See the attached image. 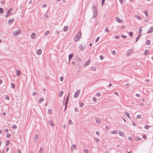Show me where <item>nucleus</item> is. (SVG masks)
<instances>
[{"label": "nucleus", "instance_id": "nucleus-1", "mask_svg": "<svg viewBox=\"0 0 153 153\" xmlns=\"http://www.w3.org/2000/svg\"><path fill=\"white\" fill-rule=\"evenodd\" d=\"M81 35V31L77 33L74 38V40L75 42H77L79 40V39Z\"/></svg>", "mask_w": 153, "mask_h": 153}, {"label": "nucleus", "instance_id": "nucleus-2", "mask_svg": "<svg viewBox=\"0 0 153 153\" xmlns=\"http://www.w3.org/2000/svg\"><path fill=\"white\" fill-rule=\"evenodd\" d=\"M92 7L93 9V12L94 14L93 15L92 18H95L96 17L97 13V7L96 6L94 5Z\"/></svg>", "mask_w": 153, "mask_h": 153}, {"label": "nucleus", "instance_id": "nucleus-3", "mask_svg": "<svg viewBox=\"0 0 153 153\" xmlns=\"http://www.w3.org/2000/svg\"><path fill=\"white\" fill-rule=\"evenodd\" d=\"M80 92V89L78 90L75 93L74 97L77 98L79 96Z\"/></svg>", "mask_w": 153, "mask_h": 153}, {"label": "nucleus", "instance_id": "nucleus-4", "mask_svg": "<svg viewBox=\"0 0 153 153\" xmlns=\"http://www.w3.org/2000/svg\"><path fill=\"white\" fill-rule=\"evenodd\" d=\"M21 31L20 30H18L16 31H14L13 32V34L15 36H16L17 34H20L21 33Z\"/></svg>", "mask_w": 153, "mask_h": 153}, {"label": "nucleus", "instance_id": "nucleus-5", "mask_svg": "<svg viewBox=\"0 0 153 153\" xmlns=\"http://www.w3.org/2000/svg\"><path fill=\"white\" fill-rule=\"evenodd\" d=\"M14 20L13 18L10 19L7 22V24L9 25H11L13 22Z\"/></svg>", "mask_w": 153, "mask_h": 153}, {"label": "nucleus", "instance_id": "nucleus-6", "mask_svg": "<svg viewBox=\"0 0 153 153\" xmlns=\"http://www.w3.org/2000/svg\"><path fill=\"white\" fill-rule=\"evenodd\" d=\"M132 49L129 50L126 53V55L127 56H128L130 55L132 53Z\"/></svg>", "mask_w": 153, "mask_h": 153}, {"label": "nucleus", "instance_id": "nucleus-7", "mask_svg": "<svg viewBox=\"0 0 153 153\" xmlns=\"http://www.w3.org/2000/svg\"><path fill=\"white\" fill-rule=\"evenodd\" d=\"M153 31V27H151L148 30L147 32V33H151Z\"/></svg>", "mask_w": 153, "mask_h": 153}, {"label": "nucleus", "instance_id": "nucleus-8", "mask_svg": "<svg viewBox=\"0 0 153 153\" xmlns=\"http://www.w3.org/2000/svg\"><path fill=\"white\" fill-rule=\"evenodd\" d=\"M116 20L120 23H122L123 22V21L118 17L116 18Z\"/></svg>", "mask_w": 153, "mask_h": 153}, {"label": "nucleus", "instance_id": "nucleus-9", "mask_svg": "<svg viewBox=\"0 0 153 153\" xmlns=\"http://www.w3.org/2000/svg\"><path fill=\"white\" fill-rule=\"evenodd\" d=\"M82 45V44H81L79 46V48L80 49V50L81 51H83V50H84L85 49V47H84V46L83 47Z\"/></svg>", "mask_w": 153, "mask_h": 153}, {"label": "nucleus", "instance_id": "nucleus-10", "mask_svg": "<svg viewBox=\"0 0 153 153\" xmlns=\"http://www.w3.org/2000/svg\"><path fill=\"white\" fill-rule=\"evenodd\" d=\"M36 53L37 54L40 55L42 53V50L41 49H39L37 51Z\"/></svg>", "mask_w": 153, "mask_h": 153}, {"label": "nucleus", "instance_id": "nucleus-11", "mask_svg": "<svg viewBox=\"0 0 153 153\" xmlns=\"http://www.w3.org/2000/svg\"><path fill=\"white\" fill-rule=\"evenodd\" d=\"M76 145H73L71 146V151L75 149L76 148Z\"/></svg>", "mask_w": 153, "mask_h": 153}, {"label": "nucleus", "instance_id": "nucleus-12", "mask_svg": "<svg viewBox=\"0 0 153 153\" xmlns=\"http://www.w3.org/2000/svg\"><path fill=\"white\" fill-rule=\"evenodd\" d=\"M90 59L88 60L85 64L84 66L85 67L89 64L90 63Z\"/></svg>", "mask_w": 153, "mask_h": 153}, {"label": "nucleus", "instance_id": "nucleus-13", "mask_svg": "<svg viewBox=\"0 0 153 153\" xmlns=\"http://www.w3.org/2000/svg\"><path fill=\"white\" fill-rule=\"evenodd\" d=\"M44 99L43 97H41L38 101V103L39 104H41V102L44 101Z\"/></svg>", "mask_w": 153, "mask_h": 153}, {"label": "nucleus", "instance_id": "nucleus-14", "mask_svg": "<svg viewBox=\"0 0 153 153\" xmlns=\"http://www.w3.org/2000/svg\"><path fill=\"white\" fill-rule=\"evenodd\" d=\"M36 34L35 33H32L31 35V38L32 39H34L36 37Z\"/></svg>", "mask_w": 153, "mask_h": 153}, {"label": "nucleus", "instance_id": "nucleus-15", "mask_svg": "<svg viewBox=\"0 0 153 153\" xmlns=\"http://www.w3.org/2000/svg\"><path fill=\"white\" fill-rule=\"evenodd\" d=\"M74 55V54L73 53H71L69 55L68 58L69 59V62L70 61L71 59L73 57Z\"/></svg>", "mask_w": 153, "mask_h": 153}, {"label": "nucleus", "instance_id": "nucleus-16", "mask_svg": "<svg viewBox=\"0 0 153 153\" xmlns=\"http://www.w3.org/2000/svg\"><path fill=\"white\" fill-rule=\"evenodd\" d=\"M125 114H126V115L130 119H131V118L129 116V113L127 111H125Z\"/></svg>", "mask_w": 153, "mask_h": 153}, {"label": "nucleus", "instance_id": "nucleus-17", "mask_svg": "<svg viewBox=\"0 0 153 153\" xmlns=\"http://www.w3.org/2000/svg\"><path fill=\"white\" fill-rule=\"evenodd\" d=\"M16 74L18 76L20 75L21 74V72L20 71L18 70H16Z\"/></svg>", "mask_w": 153, "mask_h": 153}, {"label": "nucleus", "instance_id": "nucleus-18", "mask_svg": "<svg viewBox=\"0 0 153 153\" xmlns=\"http://www.w3.org/2000/svg\"><path fill=\"white\" fill-rule=\"evenodd\" d=\"M50 33V31L49 30H47L44 33V35L45 36H47Z\"/></svg>", "mask_w": 153, "mask_h": 153}, {"label": "nucleus", "instance_id": "nucleus-19", "mask_svg": "<svg viewBox=\"0 0 153 153\" xmlns=\"http://www.w3.org/2000/svg\"><path fill=\"white\" fill-rule=\"evenodd\" d=\"M68 26H65L63 28V30L64 31H66L68 30Z\"/></svg>", "mask_w": 153, "mask_h": 153}, {"label": "nucleus", "instance_id": "nucleus-20", "mask_svg": "<svg viewBox=\"0 0 153 153\" xmlns=\"http://www.w3.org/2000/svg\"><path fill=\"white\" fill-rule=\"evenodd\" d=\"M141 36V34H138V36L137 37V38H136V40L135 41L136 42H137V41H138L139 39H140V37Z\"/></svg>", "mask_w": 153, "mask_h": 153}, {"label": "nucleus", "instance_id": "nucleus-21", "mask_svg": "<svg viewBox=\"0 0 153 153\" xmlns=\"http://www.w3.org/2000/svg\"><path fill=\"white\" fill-rule=\"evenodd\" d=\"M149 53V51L148 49H146L145 50L144 54L145 55H147Z\"/></svg>", "mask_w": 153, "mask_h": 153}, {"label": "nucleus", "instance_id": "nucleus-22", "mask_svg": "<svg viewBox=\"0 0 153 153\" xmlns=\"http://www.w3.org/2000/svg\"><path fill=\"white\" fill-rule=\"evenodd\" d=\"M96 121L98 124H100V121L98 118H96Z\"/></svg>", "mask_w": 153, "mask_h": 153}, {"label": "nucleus", "instance_id": "nucleus-23", "mask_svg": "<svg viewBox=\"0 0 153 153\" xmlns=\"http://www.w3.org/2000/svg\"><path fill=\"white\" fill-rule=\"evenodd\" d=\"M48 114H51L52 113V110L51 109H48Z\"/></svg>", "mask_w": 153, "mask_h": 153}, {"label": "nucleus", "instance_id": "nucleus-24", "mask_svg": "<svg viewBox=\"0 0 153 153\" xmlns=\"http://www.w3.org/2000/svg\"><path fill=\"white\" fill-rule=\"evenodd\" d=\"M146 42L147 45H149L150 44V41L149 39H148L147 40Z\"/></svg>", "mask_w": 153, "mask_h": 153}, {"label": "nucleus", "instance_id": "nucleus-25", "mask_svg": "<svg viewBox=\"0 0 153 153\" xmlns=\"http://www.w3.org/2000/svg\"><path fill=\"white\" fill-rule=\"evenodd\" d=\"M142 31V29L141 28H140L139 29L138 31V34H141Z\"/></svg>", "mask_w": 153, "mask_h": 153}, {"label": "nucleus", "instance_id": "nucleus-26", "mask_svg": "<svg viewBox=\"0 0 153 153\" xmlns=\"http://www.w3.org/2000/svg\"><path fill=\"white\" fill-rule=\"evenodd\" d=\"M11 10H12V9L9 10H8V11H7V13L6 17H7L9 15H10L9 13V11H10Z\"/></svg>", "mask_w": 153, "mask_h": 153}, {"label": "nucleus", "instance_id": "nucleus-27", "mask_svg": "<svg viewBox=\"0 0 153 153\" xmlns=\"http://www.w3.org/2000/svg\"><path fill=\"white\" fill-rule=\"evenodd\" d=\"M68 101V100H66L65 102V106L66 108H67V107Z\"/></svg>", "mask_w": 153, "mask_h": 153}, {"label": "nucleus", "instance_id": "nucleus-28", "mask_svg": "<svg viewBox=\"0 0 153 153\" xmlns=\"http://www.w3.org/2000/svg\"><path fill=\"white\" fill-rule=\"evenodd\" d=\"M119 134L120 136H123L124 134V133L121 131H120Z\"/></svg>", "mask_w": 153, "mask_h": 153}, {"label": "nucleus", "instance_id": "nucleus-29", "mask_svg": "<svg viewBox=\"0 0 153 153\" xmlns=\"http://www.w3.org/2000/svg\"><path fill=\"white\" fill-rule=\"evenodd\" d=\"M79 105L80 106L82 107L84 105V104L81 102H79Z\"/></svg>", "mask_w": 153, "mask_h": 153}, {"label": "nucleus", "instance_id": "nucleus-30", "mask_svg": "<svg viewBox=\"0 0 153 153\" xmlns=\"http://www.w3.org/2000/svg\"><path fill=\"white\" fill-rule=\"evenodd\" d=\"M111 133L112 134H116L117 133V131L116 130H115L111 132Z\"/></svg>", "mask_w": 153, "mask_h": 153}, {"label": "nucleus", "instance_id": "nucleus-31", "mask_svg": "<svg viewBox=\"0 0 153 153\" xmlns=\"http://www.w3.org/2000/svg\"><path fill=\"white\" fill-rule=\"evenodd\" d=\"M49 123H50V125L52 126H54V124L53 122L51 121H50Z\"/></svg>", "mask_w": 153, "mask_h": 153}, {"label": "nucleus", "instance_id": "nucleus-32", "mask_svg": "<svg viewBox=\"0 0 153 153\" xmlns=\"http://www.w3.org/2000/svg\"><path fill=\"white\" fill-rule=\"evenodd\" d=\"M129 35L131 37H132L133 36V32H130L129 33Z\"/></svg>", "mask_w": 153, "mask_h": 153}, {"label": "nucleus", "instance_id": "nucleus-33", "mask_svg": "<svg viewBox=\"0 0 153 153\" xmlns=\"http://www.w3.org/2000/svg\"><path fill=\"white\" fill-rule=\"evenodd\" d=\"M10 143V141L7 140L6 142V146H7L9 145Z\"/></svg>", "mask_w": 153, "mask_h": 153}, {"label": "nucleus", "instance_id": "nucleus-34", "mask_svg": "<svg viewBox=\"0 0 153 153\" xmlns=\"http://www.w3.org/2000/svg\"><path fill=\"white\" fill-rule=\"evenodd\" d=\"M4 10L2 8H0V14L2 13L3 12Z\"/></svg>", "mask_w": 153, "mask_h": 153}, {"label": "nucleus", "instance_id": "nucleus-35", "mask_svg": "<svg viewBox=\"0 0 153 153\" xmlns=\"http://www.w3.org/2000/svg\"><path fill=\"white\" fill-rule=\"evenodd\" d=\"M105 31L107 33H108L109 32V30L108 29V27H106L105 29Z\"/></svg>", "mask_w": 153, "mask_h": 153}, {"label": "nucleus", "instance_id": "nucleus-36", "mask_svg": "<svg viewBox=\"0 0 153 153\" xmlns=\"http://www.w3.org/2000/svg\"><path fill=\"white\" fill-rule=\"evenodd\" d=\"M144 13L145 14L146 16L147 17H148L149 15H148L147 11L146 10H145L144 11Z\"/></svg>", "mask_w": 153, "mask_h": 153}, {"label": "nucleus", "instance_id": "nucleus-37", "mask_svg": "<svg viewBox=\"0 0 153 153\" xmlns=\"http://www.w3.org/2000/svg\"><path fill=\"white\" fill-rule=\"evenodd\" d=\"M11 87H12V88H15V85L14 84L11 83Z\"/></svg>", "mask_w": 153, "mask_h": 153}, {"label": "nucleus", "instance_id": "nucleus-38", "mask_svg": "<svg viewBox=\"0 0 153 153\" xmlns=\"http://www.w3.org/2000/svg\"><path fill=\"white\" fill-rule=\"evenodd\" d=\"M43 150V148L42 147H41L39 151V153H41Z\"/></svg>", "mask_w": 153, "mask_h": 153}, {"label": "nucleus", "instance_id": "nucleus-39", "mask_svg": "<svg viewBox=\"0 0 153 153\" xmlns=\"http://www.w3.org/2000/svg\"><path fill=\"white\" fill-rule=\"evenodd\" d=\"M91 70L93 71H95L96 70V68L95 67H92L91 68Z\"/></svg>", "mask_w": 153, "mask_h": 153}, {"label": "nucleus", "instance_id": "nucleus-40", "mask_svg": "<svg viewBox=\"0 0 153 153\" xmlns=\"http://www.w3.org/2000/svg\"><path fill=\"white\" fill-rule=\"evenodd\" d=\"M63 94V91H62L60 92V93L59 94V96L60 97H62V95Z\"/></svg>", "mask_w": 153, "mask_h": 153}, {"label": "nucleus", "instance_id": "nucleus-41", "mask_svg": "<svg viewBox=\"0 0 153 153\" xmlns=\"http://www.w3.org/2000/svg\"><path fill=\"white\" fill-rule=\"evenodd\" d=\"M5 99L7 100H10V97L8 96L7 95L5 97Z\"/></svg>", "mask_w": 153, "mask_h": 153}, {"label": "nucleus", "instance_id": "nucleus-42", "mask_svg": "<svg viewBox=\"0 0 153 153\" xmlns=\"http://www.w3.org/2000/svg\"><path fill=\"white\" fill-rule=\"evenodd\" d=\"M136 140H140L141 139V138H140L138 137H136Z\"/></svg>", "mask_w": 153, "mask_h": 153}, {"label": "nucleus", "instance_id": "nucleus-43", "mask_svg": "<svg viewBox=\"0 0 153 153\" xmlns=\"http://www.w3.org/2000/svg\"><path fill=\"white\" fill-rule=\"evenodd\" d=\"M10 9H12V10H11L9 11V13L10 15L12 14V12L13 10V8H11L9 10H10Z\"/></svg>", "mask_w": 153, "mask_h": 153}, {"label": "nucleus", "instance_id": "nucleus-44", "mask_svg": "<svg viewBox=\"0 0 153 153\" xmlns=\"http://www.w3.org/2000/svg\"><path fill=\"white\" fill-rule=\"evenodd\" d=\"M7 137L8 138H10L11 137V135L9 133L7 134Z\"/></svg>", "mask_w": 153, "mask_h": 153}, {"label": "nucleus", "instance_id": "nucleus-45", "mask_svg": "<svg viewBox=\"0 0 153 153\" xmlns=\"http://www.w3.org/2000/svg\"><path fill=\"white\" fill-rule=\"evenodd\" d=\"M84 151L86 153H89L87 149H84Z\"/></svg>", "mask_w": 153, "mask_h": 153}, {"label": "nucleus", "instance_id": "nucleus-46", "mask_svg": "<svg viewBox=\"0 0 153 153\" xmlns=\"http://www.w3.org/2000/svg\"><path fill=\"white\" fill-rule=\"evenodd\" d=\"M128 139L129 140L131 141H132L133 140V138L131 137H129Z\"/></svg>", "mask_w": 153, "mask_h": 153}, {"label": "nucleus", "instance_id": "nucleus-47", "mask_svg": "<svg viewBox=\"0 0 153 153\" xmlns=\"http://www.w3.org/2000/svg\"><path fill=\"white\" fill-rule=\"evenodd\" d=\"M150 127V126H146L145 127H144V128H145L146 129H148V128H149Z\"/></svg>", "mask_w": 153, "mask_h": 153}, {"label": "nucleus", "instance_id": "nucleus-48", "mask_svg": "<svg viewBox=\"0 0 153 153\" xmlns=\"http://www.w3.org/2000/svg\"><path fill=\"white\" fill-rule=\"evenodd\" d=\"M12 128L13 129H16L17 128V126L15 125H13L12 126Z\"/></svg>", "mask_w": 153, "mask_h": 153}, {"label": "nucleus", "instance_id": "nucleus-49", "mask_svg": "<svg viewBox=\"0 0 153 153\" xmlns=\"http://www.w3.org/2000/svg\"><path fill=\"white\" fill-rule=\"evenodd\" d=\"M95 141L97 142H98L99 141V139L97 138L94 137Z\"/></svg>", "mask_w": 153, "mask_h": 153}, {"label": "nucleus", "instance_id": "nucleus-50", "mask_svg": "<svg viewBox=\"0 0 153 153\" xmlns=\"http://www.w3.org/2000/svg\"><path fill=\"white\" fill-rule=\"evenodd\" d=\"M141 118V116L140 115H138L137 116V119H140Z\"/></svg>", "mask_w": 153, "mask_h": 153}, {"label": "nucleus", "instance_id": "nucleus-51", "mask_svg": "<svg viewBox=\"0 0 153 153\" xmlns=\"http://www.w3.org/2000/svg\"><path fill=\"white\" fill-rule=\"evenodd\" d=\"M114 38L117 39H118L119 38H120V36H119L116 35L115 37Z\"/></svg>", "mask_w": 153, "mask_h": 153}, {"label": "nucleus", "instance_id": "nucleus-52", "mask_svg": "<svg viewBox=\"0 0 153 153\" xmlns=\"http://www.w3.org/2000/svg\"><path fill=\"white\" fill-rule=\"evenodd\" d=\"M60 79L61 81H62L63 80L64 77L63 76H61L60 78Z\"/></svg>", "mask_w": 153, "mask_h": 153}, {"label": "nucleus", "instance_id": "nucleus-53", "mask_svg": "<svg viewBox=\"0 0 153 153\" xmlns=\"http://www.w3.org/2000/svg\"><path fill=\"white\" fill-rule=\"evenodd\" d=\"M99 39H100L99 37H97L96 39L95 40V42H98V41L99 40Z\"/></svg>", "mask_w": 153, "mask_h": 153}, {"label": "nucleus", "instance_id": "nucleus-54", "mask_svg": "<svg viewBox=\"0 0 153 153\" xmlns=\"http://www.w3.org/2000/svg\"><path fill=\"white\" fill-rule=\"evenodd\" d=\"M93 100L94 102H96V98L95 97H93Z\"/></svg>", "mask_w": 153, "mask_h": 153}, {"label": "nucleus", "instance_id": "nucleus-55", "mask_svg": "<svg viewBox=\"0 0 153 153\" xmlns=\"http://www.w3.org/2000/svg\"><path fill=\"white\" fill-rule=\"evenodd\" d=\"M96 95L98 97H100L101 96V94L98 92L97 93Z\"/></svg>", "mask_w": 153, "mask_h": 153}, {"label": "nucleus", "instance_id": "nucleus-56", "mask_svg": "<svg viewBox=\"0 0 153 153\" xmlns=\"http://www.w3.org/2000/svg\"><path fill=\"white\" fill-rule=\"evenodd\" d=\"M35 139H37V140H38V138H39V136L37 134H36V136H35Z\"/></svg>", "mask_w": 153, "mask_h": 153}, {"label": "nucleus", "instance_id": "nucleus-57", "mask_svg": "<svg viewBox=\"0 0 153 153\" xmlns=\"http://www.w3.org/2000/svg\"><path fill=\"white\" fill-rule=\"evenodd\" d=\"M69 124L71 125L72 124V122L71 120H70L69 121Z\"/></svg>", "mask_w": 153, "mask_h": 153}, {"label": "nucleus", "instance_id": "nucleus-58", "mask_svg": "<svg viewBox=\"0 0 153 153\" xmlns=\"http://www.w3.org/2000/svg\"><path fill=\"white\" fill-rule=\"evenodd\" d=\"M137 18L139 19H141V17L139 16H138V15H137Z\"/></svg>", "mask_w": 153, "mask_h": 153}, {"label": "nucleus", "instance_id": "nucleus-59", "mask_svg": "<svg viewBox=\"0 0 153 153\" xmlns=\"http://www.w3.org/2000/svg\"><path fill=\"white\" fill-rule=\"evenodd\" d=\"M1 3L2 4H5V1L4 0H3V1H1Z\"/></svg>", "mask_w": 153, "mask_h": 153}, {"label": "nucleus", "instance_id": "nucleus-60", "mask_svg": "<svg viewBox=\"0 0 153 153\" xmlns=\"http://www.w3.org/2000/svg\"><path fill=\"white\" fill-rule=\"evenodd\" d=\"M119 1L121 4L122 5L123 3V0H119Z\"/></svg>", "mask_w": 153, "mask_h": 153}, {"label": "nucleus", "instance_id": "nucleus-61", "mask_svg": "<svg viewBox=\"0 0 153 153\" xmlns=\"http://www.w3.org/2000/svg\"><path fill=\"white\" fill-rule=\"evenodd\" d=\"M121 36L124 39H126V36H125L123 35H122Z\"/></svg>", "mask_w": 153, "mask_h": 153}, {"label": "nucleus", "instance_id": "nucleus-62", "mask_svg": "<svg viewBox=\"0 0 153 153\" xmlns=\"http://www.w3.org/2000/svg\"><path fill=\"white\" fill-rule=\"evenodd\" d=\"M112 53L113 55H115L116 53V52L114 50L112 52Z\"/></svg>", "mask_w": 153, "mask_h": 153}, {"label": "nucleus", "instance_id": "nucleus-63", "mask_svg": "<svg viewBox=\"0 0 153 153\" xmlns=\"http://www.w3.org/2000/svg\"><path fill=\"white\" fill-rule=\"evenodd\" d=\"M47 5L46 4H44L42 6V8H44L45 7H47Z\"/></svg>", "mask_w": 153, "mask_h": 153}, {"label": "nucleus", "instance_id": "nucleus-64", "mask_svg": "<svg viewBox=\"0 0 153 153\" xmlns=\"http://www.w3.org/2000/svg\"><path fill=\"white\" fill-rule=\"evenodd\" d=\"M100 59L101 60H102L103 59V56L102 55L100 56Z\"/></svg>", "mask_w": 153, "mask_h": 153}]
</instances>
